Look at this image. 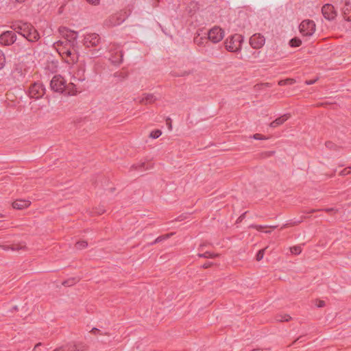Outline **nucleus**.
<instances>
[{"mask_svg":"<svg viewBox=\"0 0 351 351\" xmlns=\"http://www.w3.org/2000/svg\"><path fill=\"white\" fill-rule=\"evenodd\" d=\"M53 47L68 64H74L78 60L76 45L60 39L53 43Z\"/></svg>","mask_w":351,"mask_h":351,"instance_id":"obj_1","label":"nucleus"},{"mask_svg":"<svg viewBox=\"0 0 351 351\" xmlns=\"http://www.w3.org/2000/svg\"><path fill=\"white\" fill-rule=\"evenodd\" d=\"M70 82L69 83V95H76L79 91V82L85 80V66L82 64L72 66L70 67Z\"/></svg>","mask_w":351,"mask_h":351,"instance_id":"obj_2","label":"nucleus"},{"mask_svg":"<svg viewBox=\"0 0 351 351\" xmlns=\"http://www.w3.org/2000/svg\"><path fill=\"white\" fill-rule=\"evenodd\" d=\"M27 73V71L23 64H15L10 73V80L13 84L23 82L25 81Z\"/></svg>","mask_w":351,"mask_h":351,"instance_id":"obj_3","label":"nucleus"},{"mask_svg":"<svg viewBox=\"0 0 351 351\" xmlns=\"http://www.w3.org/2000/svg\"><path fill=\"white\" fill-rule=\"evenodd\" d=\"M50 86L51 90L57 93L65 92L69 95V84L60 75H56L53 77L50 82Z\"/></svg>","mask_w":351,"mask_h":351,"instance_id":"obj_4","label":"nucleus"},{"mask_svg":"<svg viewBox=\"0 0 351 351\" xmlns=\"http://www.w3.org/2000/svg\"><path fill=\"white\" fill-rule=\"evenodd\" d=\"M243 38L241 34H236L226 39V49L231 52H237L241 50Z\"/></svg>","mask_w":351,"mask_h":351,"instance_id":"obj_5","label":"nucleus"},{"mask_svg":"<svg viewBox=\"0 0 351 351\" xmlns=\"http://www.w3.org/2000/svg\"><path fill=\"white\" fill-rule=\"evenodd\" d=\"M27 93L31 98L40 99L45 93V87L40 82H34L30 85Z\"/></svg>","mask_w":351,"mask_h":351,"instance_id":"obj_6","label":"nucleus"},{"mask_svg":"<svg viewBox=\"0 0 351 351\" xmlns=\"http://www.w3.org/2000/svg\"><path fill=\"white\" fill-rule=\"evenodd\" d=\"M316 29V25L313 21L310 19L303 20L299 25L300 32L304 36H311Z\"/></svg>","mask_w":351,"mask_h":351,"instance_id":"obj_7","label":"nucleus"},{"mask_svg":"<svg viewBox=\"0 0 351 351\" xmlns=\"http://www.w3.org/2000/svg\"><path fill=\"white\" fill-rule=\"evenodd\" d=\"M109 60L114 65L120 64L123 61V52L119 45L113 44L110 47Z\"/></svg>","mask_w":351,"mask_h":351,"instance_id":"obj_8","label":"nucleus"},{"mask_svg":"<svg viewBox=\"0 0 351 351\" xmlns=\"http://www.w3.org/2000/svg\"><path fill=\"white\" fill-rule=\"evenodd\" d=\"M208 38L213 43L220 42L224 37V31L218 26L211 28L208 34Z\"/></svg>","mask_w":351,"mask_h":351,"instance_id":"obj_9","label":"nucleus"},{"mask_svg":"<svg viewBox=\"0 0 351 351\" xmlns=\"http://www.w3.org/2000/svg\"><path fill=\"white\" fill-rule=\"evenodd\" d=\"M16 40V33L13 31H5L0 35V43L4 46H10Z\"/></svg>","mask_w":351,"mask_h":351,"instance_id":"obj_10","label":"nucleus"},{"mask_svg":"<svg viewBox=\"0 0 351 351\" xmlns=\"http://www.w3.org/2000/svg\"><path fill=\"white\" fill-rule=\"evenodd\" d=\"M83 42L86 48L97 47L100 43V37L95 33L86 34L84 35Z\"/></svg>","mask_w":351,"mask_h":351,"instance_id":"obj_11","label":"nucleus"},{"mask_svg":"<svg viewBox=\"0 0 351 351\" xmlns=\"http://www.w3.org/2000/svg\"><path fill=\"white\" fill-rule=\"evenodd\" d=\"M28 26L25 32L23 33V36L29 42L34 43L38 41L40 39L39 33L32 24L29 23Z\"/></svg>","mask_w":351,"mask_h":351,"instance_id":"obj_12","label":"nucleus"},{"mask_svg":"<svg viewBox=\"0 0 351 351\" xmlns=\"http://www.w3.org/2000/svg\"><path fill=\"white\" fill-rule=\"evenodd\" d=\"M59 30L62 35L61 39L66 40L77 45V33L76 32L69 30L65 27L60 28Z\"/></svg>","mask_w":351,"mask_h":351,"instance_id":"obj_13","label":"nucleus"},{"mask_svg":"<svg viewBox=\"0 0 351 351\" xmlns=\"http://www.w3.org/2000/svg\"><path fill=\"white\" fill-rule=\"evenodd\" d=\"M265 43L264 36L261 34H254L250 38V44L254 49H261Z\"/></svg>","mask_w":351,"mask_h":351,"instance_id":"obj_14","label":"nucleus"},{"mask_svg":"<svg viewBox=\"0 0 351 351\" xmlns=\"http://www.w3.org/2000/svg\"><path fill=\"white\" fill-rule=\"evenodd\" d=\"M322 12L324 17L329 21L334 19L337 15L334 6L329 3L322 7Z\"/></svg>","mask_w":351,"mask_h":351,"instance_id":"obj_15","label":"nucleus"},{"mask_svg":"<svg viewBox=\"0 0 351 351\" xmlns=\"http://www.w3.org/2000/svg\"><path fill=\"white\" fill-rule=\"evenodd\" d=\"M125 20V17L121 14L112 15L106 21V25L109 27H114L121 25Z\"/></svg>","mask_w":351,"mask_h":351,"instance_id":"obj_16","label":"nucleus"},{"mask_svg":"<svg viewBox=\"0 0 351 351\" xmlns=\"http://www.w3.org/2000/svg\"><path fill=\"white\" fill-rule=\"evenodd\" d=\"M29 23L19 21L15 23H13L10 27L13 29V32L15 33H18L23 36V33L25 32L26 29L29 27Z\"/></svg>","mask_w":351,"mask_h":351,"instance_id":"obj_17","label":"nucleus"},{"mask_svg":"<svg viewBox=\"0 0 351 351\" xmlns=\"http://www.w3.org/2000/svg\"><path fill=\"white\" fill-rule=\"evenodd\" d=\"M157 99V97L152 93H144L138 99V102L142 104H148L155 102Z\"/></svg>","mask_w":351,"mask_h":351,"instance_id":"obj_18","label":"nucleus"},{"mask_svg":"<svg viewBox=\"0 0 351 351\" xmlns=\"http://www.w3.org/2000/svg\"><path fill=\"white\" fill-rule=\"evenodd\" d=\"M153 168V163L152 162H141L139 164L133 165L131 167V171L132 170H138L141 171L149 170Z\"/></svg>","mask_w":351,"mask_h":351,"instance_id":"obj_19","label":"nucleus"},{"mask_svg":"<svg viewBox=\"0 0 351 351\" xmlns=\"http://www.w3.org/2000/svg\"><path fill=\"white\" fill-rule=\"evenodd\" d=\"M29 205L30 202L26 199H16L12 203V207L17 210L27 208Z\"/></svg>","mask_w":351,"mask_h":351,"instance_id":"obj_20","label":"nucleus"},{"mask_svg":"<svg viewBox=\"0 0 351 351\" xmlns=\"http://www.w3.org/2000/svg\"><path fill=\"white\" fill-rule=\"evenodd\" d=\"M289 117H290L289 114H285L282 115L281 117L276 119L274 121H272L270 123V127L276 128L278 125H280L282 123H284Z\"/></svg>","mask_w":351,"mask_h":351,"instance_id":"obj_21","label":"nucleus"},{"mask_svg":"<svg viewBox=\"0 0 351 351\" xmlns=\"http://www.w3.org/2000/svg\"><path fill=\"white\" fill-rule=\"evenodd\" d=\"M0 247H2L3 250L8 251L9 250H11L12 251H16L19 250H23L25 248V245L23 243H15L12 245H3Z\"/></svg>","mask_w":351,"mask_h":351,"instance_id":"obj_22","label":"nucleus"},{"mask_svg":"<svg viewBox=\"0 0 351 351\" xmlns=\"http://www.w3.org/2000/svg\"><path fill=\"white\" fill-rule=\"evenodd\" d=\"M77 344L75 343H69L64 346L56 348L53 351H76Z\"/></svg>","mask_w":351,"mask_h":351,"instance_id":"obj_23","label":"nucleus"},{"mask_svg":"<svg viewBox=\"0 0 351 351\" xmlns=\"http://www.w3.org/2000/svg\"><path fill=\"white\" fill-rule=\"evenodd\" d=\"M198 257L200 258H214L215 257H217L219 256L218 254H214L211 253L210 252H206L204 253H199L197 254Z\"/></svg>","mask_w":351,"mask_h":351,"instance_id":"obj_24","label":"nucleus"},{"mask_svg":"<svg viewBox=\"0 0 351 351\" xmlns=\"http://www.w3.org/2000/svg\"><path fill=\"white\" fill-rule=\"evenodd\" d=\"M291 318V316L287 314H280L276 317V319L278 322H288Z\"/></svg>","mask_w":351,"mask_h":351,"instance_id":"obj_25","label":"nucleus"},{"mask_svg":"<svg viewBox=\"0 0 351 351\" xmlns=\"http://www.w3.org/2000/svg\"><path fill=\"white\" fill-rule=\"evenodd\" d=\"M198 8L199 7L197 2L192 1L189 3L187 8V10L189 11V13H191L192 11H195L198 10Z\"/></svg>","mask_w":351,"mask_h":351,"instance_id":"obj_26","label":"nucleus"},{"mask_svg":"<svg viewBox=\"0 0 351 351\" xmlns=\"http://www.w3.org/2000/svg\"><path fill=\"white\" fill-rule=\"evenodd\" d=\"M289 44L292 47H300L302 45V41L298 38H293L290 40Z\"/></svg>","mask_w":351,"mask_h":351,"instance_id":"obj_27","label":"nucleus"},{"mask_svg":"<svg viewBox=\"0 0 351 351\" xmlns=\"http://www.w3.org/2000/svg\"><path fill=\"white\" fill-rule=\"evenodd\" d=\"M295 82V80L292 78H287L286 80H280L278 84L280 86L291 85Z\"/></svg>","mask_w":351,"mask_h":351,"instance_id":"obj_28","label":"nucleus"},{"mask_svg":"<svg viewBox=\"0 0 351 351\" xmlns=\"http://www.w3.org/2000/svg\"><path fill=\"white\" fill-rule=\"evenodd\" d=\"M173 234V233H171V234H165V235H163V236H160L158 237H157L154 241H153L152 243V245L153 244H156L157 243H160L162 241L165 240V239H167L168 238H169L171 235Z\"/></svg>","mask_w":351,"mask_h":351,"instance_id":"obj_29","label":"nucleus"},{"mask_svg":"<svg viewBox=\"0 0 351 351\" xmlns=\"http://www.w3.org/2000/svg\"><path fill=\"white\" fill-rule=\"evenodd\" d=\"M88 243L86 241H80L75 243V248L77 250H82L86 247Z\"/></svg>","mask_w":351,"mask_h":351,"instance_id":"obj_30","label":"nucleus"},{"mask_svg":"<svg viewBox=\"0 0 351 351\" xmlns=\"http://www.w3.org/2000/svg\"><path fill=\"white\" fill-rule=\"evenodd\" d=\"M290 251L293 254L298 255L302 252V247L300 245L291 247Z\"/></svg>","mask_w":351,"mask_h":351,"instance_id":"obj_31","label":"nucleus"},{"mask_svg":"<svg viewBox=\"0 0 351 351\" xmlns=\"http://www.w3.org/2000/svg\"><path fill=\"white\" fill-rule=\"evenodd\" d=\"M5 65V57L1 50H0V70L3 69Z\"/></svg>","mask_w":351,"mask_h":351,"instance_id":"obj_32","label":"nucleus"},{"mask_svg":"<svg viewBox=\"0 0 351 351\" xmlns=\"http://www.w3.org/2000/svg\"><path fill=\"white\" fill-rule=\"evenodd\" d=\"M161 134H162V132L160 130H153L150 133L149 136L152 138L156 139V138H158V137H160L161 136Z\"/></svg>","mask_w":351,"mask_h":351,"instance_id":"obj_33","label":"nucleus"},{"mask_svg":"<svg viewBox=\"0 0 351 351\" xmlns=\"http://www.w3.org/2000/svg\"><path fill=\"white\" fill-rule=\"evenodd\" d=\"M77 344L76 351H85L87 350V346L84 343H75Z\"/></svg>","mask_w":351,"mask_h":351,"instance_id":"obj_34","label":"nucleus"},{"mask_svg":"<svg viewBox=\"0 0 351 351\" xmlns=\"http://www.w3.org/2000/svg\"><path fill=\"white\" fill-rule=\"evenodd\" d=\"M78 280H79L76 279V278H73V279H71V280H68L64 281L63 282V285H65V286H71L74 283L77 282Z\"/></svg>","mask_w":351,"mask_h":351,"instance_id":"obj_35","label":"nucleus"},{"mask_svg":"<svg viewBox=\"0 0 351 351\" xmlns=\"http://www.w3.org/2000/svg\"><path fill=\"white\" fill-rule=\"evenodd\" d=\"M264 252H265V250H260L257 252L256 256V261H260L261 260L263 259V256H264Z\"/></svg>","mask_w":351,"mask_h":351,"instance_id":"obj_36","label":"nucleus"},{"mask_svg":"<svg viewBox=\"0 0 351 351\" xmlns=\"http://www.w3.org/2000/svg\"><path fill=\"white\" fill-rule=\"evenodd\" d=\"M252 138L256 140H267L268 137H266L261 134H255L252 136Z\"/></svg>","mask_w":351,"mask_h":351,"instance_id":"obj_37","label":"nucleus"},{"mask_svg":"<svg viewBox=\"0 0 351 351\" xmlns=\"http://www.w3.org/2000/svg\"><path fill=\"white\" fill-rule=\"evenodd\" d=\"M349 169H351V167H350ZM350 172H351V170H350V169H349V170H348L347 168H346V169H343L340 172V175H341V176H346V175L349 174Z\"/></svg>","mask_w":351,"mask_h":351,"instance_id":"obj_38","label":"nucleus"},{"mask_svg":"<svg viewBox=\"0 0 351 351\" xmlns=\"http://www.w3.org/2000/svg\"><path fill=\"white\" fill-rule=\"evenodd\" d=\"M95 213L97 215H102L103 213H105V209L103 207L102 208H97L95 210Z\"/></svg>","mask_w":351,"mask_h":351,"instance_id":"obj_39","label":"nucleus"},{"mask_svg":"<svg viewBox=\"0 0 351 351\" xmlns=\"http://www.w3.org/2000/svg\"><path fill=\"white\" fill-rule=\"evenodd\" d=\"M325 302L324 300H318L316 303V305L319 308L324 307L325 306Z\"/></svg>","mask_w":351,"mask_h":351,"instance_id":"obj_40","label":"nucleus"},{"mask_svg":"<svg viewBox=\"0 0 351 351\" xmlns=\"http://www.w3.org/2000/svg\"><path fill=\"white\" fill-rule=\"evenodd\" d=\"M89 3H91L93 5H98L100 2V0H86Z\"/></svg>","mask_w":351,"mask_h":351,"instance_id":"obj_41","label":"nucleus"},{"mask_svg":"<svg viewBox=\"0 0 351 351\" xmlns=\"http://www.w3.org/2000/svg\"><path fill=\"white\" fill-rule=\"evenodd\" d=\"M212 265H213V263L212 262H206V263H204L202 265V267L204 268V269H207V268L210 267Z\"/></svg>","mask_w":351,"mask_h":351,"instance_id":"obj_42","label":"nucleus"},{"mask_svg":"<svg viewBox=\"0 0 351 351\" xmlns=\"http://www.w3.org/2000/svg\"><path fill=\"white\" fill-rule=\"evenodd\" d=\"M317 80L315 79V80H306L305 82L306 84L307 85H311V84H313L314 83H315V82L317 81Z\"/></svg>","mask_w":351,"mask_h":351,"instance_id":"obj_43","label":"nucleus"},{"mask_svg":"<svg viewBox=\"0 0 351 351\" xmlns=\"http://www.w3.org/2000/svg\"><path fill=\"white\" fill-rule=\"evenodd\" d=\"M324 210H325L327 213H330V212L334 211L335 209L333 208H325Z\"/></svg>","mask_w":351,"mask_h":351,"instance_id":"obj_44","label":"nucleus"},{"mask_svg":"<svg viewBox=\"0 0 351 351\" xmlns=\"http://www.w3.org/2000/svg\"><path fill=\"white\" fill-rule=\"evenodd\" d=\"M254 227L257 230H261L263 228V226L261 225H256Z\"/></svg>","mask_w":351,"mask_h":351,"instance_id":"obj_45","label":"nucleus"},{"mask_svg":"<svg viewBox=\"0 0 351 351\" xmlns=\"http://www.w3.org/2000/svg\"><path fill=\"white\" fill-rule=\"evenodd\" d=\"M326 147H330H330H332V143H331V142H326Z\"/></svg>","mask_w":351,"mask_h":351,"instance_id":"obj_46","label":"nucleus"},{"mask_svg":"<svg viewBox=\"0 0 351 351\" xmlns=\"http://www.w3.org/2000/svg\"><path fill=\"white\" fill-rule=\"evenodd\" d=\"M99 49L98 50H97V51H94L93 52L92 55L95 57H97L99 55L97 54L98 51H99Z\"/></svg>","mask_w":351,"mask_h":351,"instance_id":"obj_47","label":"nucleus"},{"mask_svg":"<svg viewBox=\"0 0 351 351\" xmlns=\"http://www.w3.org/2000/svg\"><path fill=\"white\" fill-rule=\"evenodd\" d=\"M97 331H99V330L96 328H93L91 330V332H96Z\"/></svg>","mask_w":351,"mask_h":351,"instance_id":"obj_48","label":"nucleus"},{"mask_svg":"<svg viewBox=\"0 0 351 351\" xmlns=\"http://www.w3.org/2000/svg\"><path fill=\"white\" fill-rule=\"evenodd\" d=\"M189 73H190L189 72H184L182 74H181V75L184 76V75H189Z\"/></svg>","mask_w":351,"mask_h":351,"instance_id":"obj_49","label":"nucleus"},{"mask_svg":"<svg viewBox=\"0 0 351 351\" xmlns=\"http://www.w3.org/2000/svg\"><path fill=\"white\" fill-rule=\"evenodd\" d=\"M41 346V343H37L35 347H34V350L36 349L38 346Z\"/></svg>","mask_w":351,"mask_h":351,"instance_id":"obj_50","label":"nucleus"},{"mask_svg":"<svg viewBox=\"0 0 351 351\" xmlns=\"http://www.w3.org/2000/svg\"><path fill=\"white\" fill-rule=\"evenodd\" d=\"M17 3H23L24 2L25 0H15Z\"/></svg>","mask_w":351,"mask_h":351,"instance_id":"obj_51","label":"nucleus"},{"mask_svg":"<svg viewBox=\"0 0 351 351\" xmlns=\"http://www.w3.org/2000/svg\"><path fill=\"white\" fill-rule=\"evenodd\" d=\"M252 351H262V350L261 349H254V350H253Z\"/></svg>","mask_w":351,"mask_h":351,"instance_id":"obj_52","label":"nucleus"},{"mask_svg":"<svg viewBox=\"0 0 351 351\" xmlns=\"http://www.w3.org/2000/svg\"><path fill=\"white\" fill-rule=\"evenodd\" d=\"M169 128L170 130H171V123L169 124Z\"/></svg>","mask_w":351,"mask_h":351,"instance_id":"obj_53","label":"nucleus"},{"mask_svg":"<svg viewBox=\"0 0 351 351\" xmlns=\"http://www.w3.org/2000/svg\"><path fill=\"white\" fill-rule=\"evenodd\" d=\"M3 217V215L0 213V217Z\"/></svg>","mask_w":351,"mask_h":351,"instance_id":"obj_54","label":"nucleus"}]
</instances>
